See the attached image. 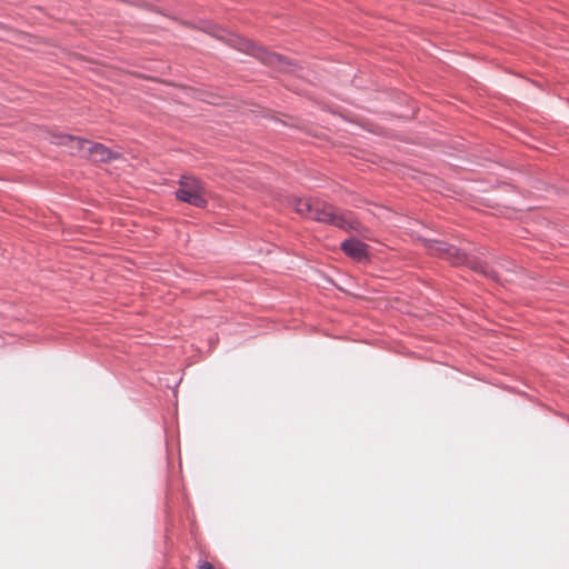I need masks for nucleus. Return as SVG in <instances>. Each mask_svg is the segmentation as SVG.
<instances>
[{
    "label": "nucleus",
    "instance_id": "1",
    "mask_svg": "<svg viewBox=\"0 0 569 569\" xmlns=\"http://www.w3.org/2000/svg\"><path fill=\"white\" fill-rule=\"evenodd\" d=\"M295 208L300 216L315 221L330 223L341 229L353 228L349 214L340 212L319 199H298L295 202Z\"/></svg>",
    "mask_w": 569,
    "mask_h": 569
},
{
    "label": "nucleus",
    "instance_id": "6",
    "mask_svg": "<svg viewBox=\"0 0 569 569\" xmlns=\"http://www.w3.org/2000/svg\"><path fill=\"white\" fill-rule=\"evenodd\" d=\"M86 154H89L94 161H107L112 157V152L107 147L91 141L90 144L86 146L84 156Z\"/></svg>",
    "mask_w": 569,
    "mask_h": 569
},
{
    "label": "nucleus",
    "instance_id": "11",
    "mask_svg": "<svg viewBox=\"0 0 569 569\" xmlns=\"http://www.w3.org/2000/svg\"><path fill=\"white\" fill-rule=\"evenodd\" d=\"M2 29H3V27L0 24V30H2Z\"/></svg>",
    "mask_w": 569,
    "mask_h": 569
},
{
    "label": "nucleus",
    "instance_id": "5",
    "mask_svg": "<svg viewBox=\"0 0 569 569\" xmlns=\"http://www.w3.org/2000/svg\"><path fill=\"white\" fill-rule=\"evenodd\" d=\"M341 250L356 261L368 258V246L357 239H348L341 243Z\"/></svg>",
    "mask_w": 569,
    "mask_h": 569
},
{
    "label": "nucleus",
    "instance_id": "3",
    "mask_svg": "<svg viewBox=\"0 0 569 569\" xmlns=\"http://www.w3.org/2000/svg\"><path fill=\"white\" fill-rule=\"evenodd\" d=\"M207 189L202 181L191 176H183L179 181V188L176 191L178 200L194 206L197 208L207 207Z\"/></svg>",
    "mask_w": 569,
    "mask_h": 569
},
{
    "label": "nucleus",
    "instance_id": "2",
    "mask_svg": "<svg viewBox=\"0 0 569 569\" xmlns=\"http://www.w3.org/2000/svg\"><path fill=\"white\" fill-rule=\"evenodd\" d=\"M206 32L209 34L220 39L226 40L230 42L234 48H237L240 51L248 52L254 57H257L259 60H261L263 63L279 68L281 70H284V59L274 52H270L267 49L257 46L256 43L242 39L237 36L229 34L226 30L217 27V26H210L208 29H206Z\"/></svg>",
    "mask_w": 569,
    "mask_h": 569
},
{
    "label": "nucleus",
    "instance_id": "9",
    "mask_svg": "<svg viewBox=\"0 0 569 569\" xmlns=\"http://www.w3.org/2000/svg\"><path fill=\"white\" fill-rule=\"evenodd\" d=\"M200 569H214V567L209 562H203L199 566Z\"/></svg>",
    "mask_w": 569,
    "mask_h": 569
},
{
    "label": "nucleus",
    "instance_id": "4",
    "mask_svg": "<svg viewBox=\"0 0 569 569\" xmlns=\"http://www.w3.org/2000/svg\"><path fill=\"white\" fill-rule=\"evenodd\" d=\"M430 250L432 251V253L446 257L455 264H459L467 261L466 256L453 246H447L442 242L435 241L430 246Z\"/></svg>",
    "mask_w": 569,
    "mask_h": 569
},
{
    "label": "nucleus",
    "instance_id": "10",
    "mask_svg": "<svg viewBox=\"0 0 569 569\" xmlns=\"http://www.w3.org/2000/svg\"><path fill=\"white\" fill-rule=\"evenodd\" d=\"M69 149L71 150V152H77L78 153V146H77V143H70Z\"/></svg>",
    "mask_w": 569,
    "mask_h": 569
},
{
    "label": "nucleus",
    "instance_id": "7",
    "mask_svg": "<svg viewBox=\"0 0 569 569\" xmlns=\"http://www.w3.org/2000/svg\"><path fill=\"white\" fill-rule=\"evenodd\" d=\"M59 141L57 143L61 146H66L69 148L70 143H77L78 153L84 156V149L87 144H90V141L83 140L73 136L62 134L58 137Z\"/></svg>",
    "mask_w": 569,
    "mask_h": 569
},
{
    "label": "nucleus",
    "instance_id": "8",
    "mask_svg": "<svg viewBox=\"0 0 569 569\" xmlns=\"http://www.w3.org/2000/svg\"><path fill=\"white\" fill-rule=\"evenodd\" d=\"M469 263L473 270H476L487 277H492V278L495 277L493 271L487 264H485L482 262H469Z\"/></svg>",
    "mask_w": 569,
    "mask_h": 569
}]
</instances>
